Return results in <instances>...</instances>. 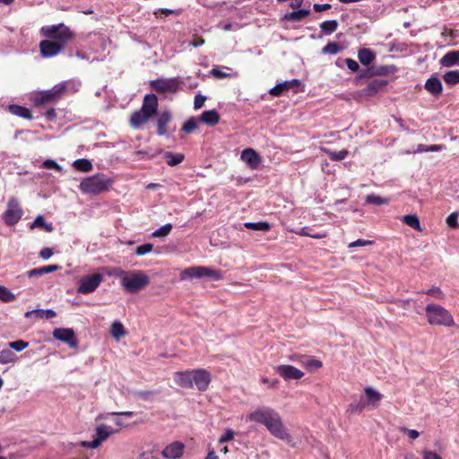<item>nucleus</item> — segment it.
I'll return each instance as SVG.
<instances>
[{
	"instance_id": "nucleus-1",
	"label": "nucleus",
	"mask_w": 459,
	"mask_h": 459,
	"mask_svg": "<svg viewBox=\"0 0 459 459\" xmlns=\"http://www.w3.org/2000/svg\"><path fill=\"white\" fill-rule=\"evenodd\" d=\"M40 34L47 39L39 43L40 55L45 58L56 56L75 37L74 32L64 23L43 26Z\"/></svg>"
},
{
	"instance_id": "nucleus-2",
	"label": "nucleus",
	"mask_w": 459,
	"mask_h": 459,
	"mask_svg": "<svg viewBox=\"0 0 459 459\" xmlns=\"http://www.w3.org/2000/svg\"><path fill=\"white\" fill-rule=\"evenodd\" d=\"M247 419L250 421L264 425L267 430L276 438L287 442H290L291 439L280 414L271 407H258L248 414Z\"/></svg>"
},
{
	"instance_id": "nucleus-3",
	"label": "nucleus",
	"mask_w": 459,
	"mask_h": 459,
	"mask_svg": "<svg viewBox=\"0 0 459 459\" xmlns=\"http://www.w3.org/2000/svg\"><path fill=\"white\" fill-rule=\"evenodd\" d=\"M117 275L121 280L122 287L128 293H136L143 290L150 283V277L140 270L129 272L119 270Z\"/></svg>"
},
{
	"instance_id": "nucleus-4",
	"label": "nucleus",
	"mask_w": 459,
	"mask_h": 459,
	"mask_svg": "<svg viewBox=\"0 0 459 459\" xmlns=\"http://www.w3.org/2000/svg\"><path fill=\"white\" fill-rule=\"evenodd\" d=\"M425 310L428 322L430 325L445 326H452L455 325L451 313L439 305L429 304Z\"/></svg>"
},
{
	"instance_id": "nucleus-5",
	"label": "nucleus",
	"mask_w": 459,
	"mask_h": 459,
	"mask_svg": "<svg viewBox=\"0 0 459 459\" xmlns=\"http://www.w3.org/2000/svg\"><path fill=\"white\" fill-rule=\"evenodd\" d=\"M110 180L104 174L98 173L84 178L80 183V189L84 194H100L108 190Z\"/></svg>"
},
{
	"instance_id": "nucleus-6",
	"label": "nucleus",
	"mask_w": 459,
	"mask_h": 459,
	"mask_svg": "<svg viewBox=\"0 0 459 459\" xmlns=\"http://www.w3.org/2000/svg\"><path fill=\"white\" fill-rule=\"evenodd\" d=\"M202 277H208L213 281H220L222 279V274L219 270L206 266H191L185 269L180 273L181 280H192Z\"/></svg>"
},
{
	"instance_id": "nucleus-7",
	"label": "nucleus",
	"mask_w": 459,
	"mask_h": 459,
	"mask_svg": "<svg viewBox=\"0 0 459 459\" xmlns=\"http://www.w3.org/2000/svg\"><path fill=\"white\" fill-rule=\"evenodd\" d=\"M184 84L181 77L159 78L150 82L151 87L159 93H176Z\"/></svg>"
},
{
	"instance_id": "nucleus-8",
	"label": "nucleus",
	"mask_w": 459,
	"mask_h": 459,
	"mask_svg": "<svg viewBox=\"0 0 459 459\" xmlns=\"http://www.w3.org/2000/svg\"><path fill=\"white\" fill-rule=\"evenodd\" d=\"M23 215V211L19 201L15 197H11L7 203V208L3 213L4 223L9 226L16 225Z\"/></svg>"
},
{
	"instance_id": "nucleus-9",
	"label": "nucleus",
	"mask_w": 459,
	"mask_h": 459,
	"mask_svg": "<svg viewBox=\"0 0 459 459\" xmlns=\"http://www.w3.org/2000/svg\"><path fill=\"white\" fill-rule=\"evenodd\" d=\"M67 84L66 82H63L50 90L39 92L35 100L36 104H45L58 100L66 91Z\"/></svg>"
},
{
	"instance_id": "nucleus-10",
	"label": "nucleus",
	"mask_w": 459,
	"mask_h": 459,
	"mask_svg": "<svg viewBox=\"0 0 459 459\" xmlns=\"http://www.w3.org/2000/svg\"><path fill=\"white\" fill-rule=\"evenodd\" d=\"M103 281L101 273H93L82 277L79 281L77 291L82 294H90L95 291Z\"/></svg>"
},
{
	"instance_id": "nucleus-11",
	"label": "nucleus",
	"mask_w": 459,
	"mask_h": 459,
	"mask_svg": "<svg viewBox=\"0 0 459 459\" xmlns=\"http://www.w3.org/2000/svg\"><path fill=\"white\" fill-rule=\"evenodd\" d=\"M117 430L112 428L101 424L96 428V435L94 438L91 441H82V446L83 447L95 449L100 446V444L105 441L109 436L116 433Z\"/></svg>"
},
{
	"instance_id": "nucleus-12",
	"label": "nucleus",
	"mask_w": 459,
	"mask_h": 459,
	"mask_svg": "<svg viewBox=\"0 0 459 459\" xmlns=\"http://www.w3.org/2000/svg\"><path fill=\"white\" fill-rule=\"evenodd\" d=\"M211 379V374L205 369L198 368L192 370L193 386L195 385L201 392L208 388Z\"/></svg>"
},
{
	"instance_id": "nucleus-13",
	"label": "nucleus",
	"mask_w": 459,
	"mask_h": 459,
	"mask_svg": "<svg viewBox=\"0 0 459 459\" xmlns=\"http://www.w3.org/2000/svg\"><path fill=\"white\" fill-rule=\"evenodd\" d=\"M53 337L68 344L71 348L78 347V341L75 333L72 328H56L53 331Z\"/></svg>"
},
{
	"instance_id": "nucleus-14",
	"label": "nucleus",
	"mask_w": 459,
	"mask_h": 459,
	"mask_svg": "<svg viewBox=\"0 0 459 459\" xmlns=\"http://www.w3.org/2000/svg\"><path fill=\"white\" fill-rule=\"evenodd\" d=\"M275 369L276 372L286 381L299 380L304 376V373L301 370L290 365H279Z\"/></svg>"
},
{
	"instance_id": "nucleus-15",
	"label": "nucleus",
	"mask_w": 459,
	"mask_h": 459,
	"mask_svg": "<svg viewBox=\"0 0 459 459\" xmlns=\"http://www.w3.org/2000/svg\"><path fill=\"white\" fill-rule=\"evenodd\" d=\"M360 398L364 402L365 406H372L376 408L378 406L379 402L383 398V394L375 390L371 386H367L364 388V394L360 395Z\"/></svg>"
},
{
	"instance_id": "nucleus-16",
	"label": "nucleus",
	"mask_w": 459,
	"mask_h": 459,
	"mask_svg": "<svg viewBox=\"0 0 459 459\" xmlns=\"http://www.w3.org/2000/svg\"><path fill=\"white\" fill-rule=\"evenodd\" d=\"M292 361L298 362L304 366L308 371H314L322 368L323 364L319 359L306 355L294 354L290 356Z\"/></svg>"
},
{
	"instance_id": "nucleus-17",
	"label": "nucleus",
	"mask_w": 459,
	"mask_h": 459,
	"mask_svg": "<svg viewBox=\"0 0 459 459\" xmlns=\"http://www.w3.org/2000/svg\"><path fill=\"white\" fill-rule=\"evenodd\" d=\"M240 157L241 160L252 169H256L262 161L260 155L251 148L243 150Z\"/></svg>"
},
{
	"instance_id": "nucleus-18",
	"label": "nucleus",
	"mask_w": 459,
	"mask_h": 459,
	"mask_svg": "<svg viewBox=\"0 0 459 459\" xmlns=\"http://www.w3.org/2000/svg\"><path fill=\"white\" fill-rule=\"evenodd\" d=\"M185 445L182 442L175 441L168 445L161 452L165 458L177 459L182 456Z\"/></svg>"
},
{
	"instance_id": "nucleus-19",
	"label": "nucleus",
	"mask_w": 459,
	"mask_h": 459,
	"mask_svg": "<svg viewBox=\"0 0 459 459\" xmlns=\"http://www.w3.org/2000/svg\"><path fill=\"white\" fill-rule=\"evenodd\" d=\"M172 120L170 111H162L157 118V134L160 136L166 135L168 133V126Z\"/></svg>"
},
{
	"instance_id": "nucleus-20",
	"label": "nucleus",
	"mask_w": 459,
	"mask_h": 459,
	"mask_svg": "<svg viewBox=\"0 0 459 459\" xmlns=\"http://www.w3.org/2000/svg\"><path fill=\"white\" fill-rule=\"evenodd\" d=\"M149 116L152 117L158 110V99L155 94L145 95L142 108H140Z\"/></svg>"
},
{
	"instance_id": "nucleus-21",
	"label": "nucleus",
	"mask_w": 459,
	"mask_h": 459,
	"mask_svg": "<svg viewBox=\"0 0 459 459\" xmlns=\"http://www.w3.org/2000/svg\"><path fill=\"white\" fill-rule=\"evenodd\" d=\"M174 381L183 388H193L192 370L176 372Z\"/></svg>"
},
{
	"instance_id": "nucleus-22",
	"label": "nucleus",
	"mask_w": 459,
	"mask_h": 459,
	"mask_svg": "<svg viewBox=\"0 0 459 459\" xmlns=\"http://www.w3.org/2000/svg\"><path fill=\"white\" fill-rule=\"evenodd\" d=\"M425 89L433 96H438L443 91L441 81L437 76H431L425 82Z\"/></svg>"
},
{
	"instance_id": "nucleus-23",
	"label": "nucleus",
	"mask_w": 459,
	"mask_h": 459,
	"mask_svg": "<svg viewBox=\"0 0 459 459\" xmlns=\"http://www.w3.org/2000/svg\"><path fill=\"white\" fill-rule=\"evenodd\" d=\"M439 63L444 67L459 66V50H451L445 54Z\"/></svg>"
},
{
	"instance_id": "nucleus-24",
	"label": "nucleus",
	"mask_w": 459,
	"mask_h": 459,
	"mask_svg": "<svg viewBox=\"0 0 459 459\" xmlns=\"http://www.w3.org/2000/svg\"><path fill=\"white\" fill-rule=\"evenodd\" d=\"M61 267L58 264H50V265H45L39 268L31 269L28 272H26V275L30 278L32 277H39L46 273H51L57 270H59Z\"/></svg>"
},
{
	"instance_id": "nucleus-25",
	"label": "nucleus",
	"mask_w": 459,
	"mask_h": 459,
	"mask_svg": "<svg viewBox=\"0 0 459 459\" xmlns=\"http://www.w3.org/2000/svg\"><path fill=\"white\" fill-rule=\"evenodd\" d=\"M150 117H152L143 110H136L131 115L130 125L133 128H139L142 125L147 122Z\"/></svg>"
},
{
	"instance_id": "nucleus-26",
	"label": "nucleus",
	"mask_w": 459,
	"mask_h": 459,
	"mask_svg": "<svg viewBox=\"0 0 459 459\" xmlns=\"http://www.w3.org/2000/svg\"><path fill=\"white\" fill-rule=\"evenodd\" d=\"M199 120L208 126H215L219 123L220 116L215 109L205 110L199 117Z\"/></svg>"
},
{
	"instance_id": "nucleus-27",
	"label": "nucleus",
	"mask_w": 459,
	"mask_h": 459,
	"mask_svg": "<svg viewBox=\"0 0 459 459\" xmlns=\"http://www.w3.org/2000/svg\"><path fill=\"white\" fill-rule=\"evenodd\" d=\"M8 110L13 115H15V116L22 117V118H26V119L32 118V114H31L30 109L26 107L16 105V104H12V105L8 106Z\"/></svg>"
},
{
	"instance_id": "nucleus-28",
	"label": "nucleus",
	"mask_w": 459,
	"mask_h": 459,
	"mask_svg": "<svg viewBox=\"0 0 459 459\" xmlns=\"http://www.w3.org/2000/svg\"><path fill=\"white\" fill-rule=\"evenodd\" d=\"M310 14L309 9H299L287 13L283 15L282 20L287 22H299Z\"/></svg>"
},
{
	"instance_id": "nucleus-29",
	"label": "nucleus",
	"mask_w": 459,
	"mask_h": 459,
	"mask_svg": "<svg viewBox=\"0 0 459 459\" xmlns=\"http://www.w3.org/2000/svg\"><path fill=\"white\" fill-rule=\"evenodd\" d=\"M358 58L363 65H369L376 58V55L373 50L364 48L359 50Z\"/></svg>"
},
{
	"instance_id": "nucleus-30",
	"label": "nucleus",
	"mask_w": 459,
	"mask_h": 459,
	"mask_svg": "<svg viewBox=\"0 0 459 459\" xmlns=\"http://www.w3.org/2000/svg\"><path fill=\"white\" fill-rule=\"evenodd\" d=\"M387 84L385 80H373L371 81L367 87L364 89V91L368 95H374L382 88H384Z\"/></svg>"
},
{
	"instance_id": "nucleus-31",
	"label": "nucleus",
	"mask_w": 459,
	"mask_h": 459,
	"mask_svg": "<svg viewBox=\"0 0 459 459\" xmlns=\"http://www.w3.org/2000/svg\"><path fill=\"white\" fill-rule=\"evenodd\" d=\"M339 23L336 20H328L320 23L319 27L322 35H331L338 29Z\"/></svg>"
},
{
	"instance_id": "nucleus-32",
	"label": "nucleus",
	"mask_w": 459,
	"mask_h": 459,
	"mask_svg": "<svg viewBox=\"0 0 459 459\" xmlns=\"http://www.w3.org/2000/svg\"><path fill=\"white\" fill-rule=\"evenodd\" d=\"M31 229L41 228L46 232H52L54 230V227L52 223L47 222L42 215H38L34 221L30 225Z\"/></svg>"
},
{
	"instance_id": "nucleus-33",
	"label": "nucleus",
	"mask_w": 459,
	"mask_h": 459,
	"mask_svg": "<svg viewBox=\"0 0 459 459\" xmlns=\"http://www.w3.org/2000/svg\"><path fill=\"white\" fill-rule=\"evenodd\" d=\"M164 159L166 160L168 165L173 167L181 163L184 160L185 156L181 153H173L171 152H166L164 153Z\"/></svg>"
},
{
	"instance_id": "nucleus-34",
	"label": "nucleus",
	"mask_w": 459,
	"mask_h": 459,
	"mask_svg": "<svg viewBox=\"0 0 459 459\" xmlns=\"http://www.w3.org/2000/svg\"><path fill=\"white\" fill-rule=\"evenodd\" d=\"M322 151L326 153L328 155V157L330 158L331 160L333 161H340V160H344L349 152L347 150L345 149H342L339 152H335V151H331L329 149H326V148H323Z\"/></svg>"
},
{
	"instance_id": "nucleus-35",
	"label": "nucleus",
	"mask_w": 459,
	"mask_h": 459,
	"mask_svg": "<svg viewBox=\"0 0 459 459\" xmlns=\"http://www.w3.org/2000/svg\"><path fill=\"white\" fill-rule=\"evenodd\" d=\"M402 221L416 230H421L419 217L416 214H407L403 216Z\"/></svg>"
},
{
	"instance_id": "nucleus-36",
	"label": "nucleus",
	"mask_w": 459,
	"mask_h": 459,
	"mask_svg": "<svg viewBox=\"0 0 459 459\" xmlns=\"http://www.w3.org/2000/svg\"><path fill=\"white\" fill-rule=\"evenodd\" d=\"M17 357L9 348L0 350V364L14 363Z\"/></svg>"
},
{
	"instance_id": "nucleus-37",
	"label": "nucleus",
	"mask_w": 459,
	"mask_h": 459,
	"mask_svg": "<svg viewBox=\"0 0 459 459\" xmlns=\"http://www.w3.org/2000/svg\"><path fill=\"white\" fill-rule=\"evenodd\" d=\"M373 74L376 75H388L396 71V67L393 65H373Z\"/></svg>"
},
{
	"instance_id": "nucleus-38",
	"label": "nucleus",
	"mask_w": 459,
	"mask_h": 459,
	"mask_svg": "<svg viewBox=\"0 0 459 459\" xmlns=\"http://www.w3.org/2000/svg\"><path fill=\"white\" fill-rule=\"evenodd\" d=\"M290 83L288 81H284L282 82L277 83L274 87H273L269 93L273 96L279 97L282 95L285 91H290Z\"/></svg>"
},
{
	"instance_id": "nucleus-39",
	"label": "nucleus",
	"mask_w": 459,
	"mask_h": 459,
	"mask_svg": "<svg viewBox=\"0 0 459 459\" xmlns=\"http://www.w3.org/2000/svg\"><path fill=\"white\" fill-rule=\"evenodd\" d=\"M443 79L445 82L449 85L459 83V70H451L445 73Z\"/></svg>"
},
{
	"instance_id": "nucleus-40",
	"label": "nucleus",
	"mask_w": 459,
	"mask_h": 459,
	"mask_svg": "<svg viewBox=\"0 0 459 459\" xmlns=\"http://www.w3.org/2000/svg\"><path fill=\"white\" fill-rule=\"evenodd\" d=\"M444 145L442 144H431V145H427V144H418L417 145V148L416 150L414 151V152H417V153H422V152H440L444 149Z\"/></svg>"
},
{
	"instance_id": "nucleus-41",
	"label": "nucleus",
	"mask_w": 459,
	"mask_h": 459,
	"mask_svg": "<svg viewBox=\"0 0 459 459\" xmlns=\"http://www.w3.org/2000/svg\"><path fill=\"white\" fill-rule=\"evenodd\" d=\"M74 167L82 172H88L92 169V164L89 160L78 159L74 162Z\"/></svg>"
},
{
	"instance_id": "nucleus-42",
	"label": "nucleus",
	"mask_w": 459,
	"mask_h": 459,
	"mask_svg": "<svg viewBox=\"0 0 459 459\" xmlns=\"http://www.w3.org/2000/svg\"><path fill=\"white\" fill-rule=\"evenodd\" d=\"M110 333L112 336L115 337L116 339H119L120 337L126 334L124 325L118 321H115L114 323H112Z\"/></svg>"
},
{
	"instance_id": "nucleus-43",
	"label": "nucleus",
	"mask_w": 459,
	"mask_h": 459,
	"mask_svg": "<svg viewBox=\"0 0 459 459\" xmlns=\"http://www.w3.org/2000/svg\"><path fill=\"white\" fill-rule=\"evenodd\" d=\"M245 227L256 231H267L270 229V224L265 221L260 222H246Z\"/></svg>"
},
{
	"instance_id": "nucleus-44",
	"label": "nucleus",
	"mask_w": 459,
	"mask_h": 459,
	"mask_svg": "<svg viewBox=\"0 0 459 459\" xmlns=\"http://www.w3.org/2000/svg\"><path fill=\"white\" fill-rule=\"evenodd\" d=\"M172 228H173V226H172L171 223H166L163 226H161L160 228L155 230L152 233V238H164V237H167L170 233Z\"/></svg>"
},
{
	"instance_id": "nucleus-45",
	"label": "nucleus",
	"mask_w": 459,
	"mask_h": 459,
	"mask_svg": "<svg viewBox=\"0 0 459 459\" xmlns=\"http://www.w3.org/2000/svg\"><path fill=\"white\" fill-rule=\"evenodd\" d=\"M366 408L364 402L359 397L358 400H354L349 404L348 411L351 413H359Z\"/></svg>"
},
{
	"instance_id": "nucleus-46",
	"label": "nucleus",
	"mask_w": 459,
	"mask_h": 459,
	"mask_svg": "<svg viewBox=\"0 0 459 459\" xmlns=\"http://www.w3.org/2000/svg\"><path fill=\"white\" fill-rule=\"evenodd\" d=\"M366 203L369 204L380 206L383 204H386L388 203V199L383 198V197L374 195V194H371V195H367Z\"/></svg>"
},
{
	"instance_id": "nucleus-47",
	"label": "nucleus",
	"mask_w": 459,
	"mask_h": 459,
	"mask_svg": "<svg viewBox=\"0 0 459 459\" xmlns=\"http://www.w3.org/2000/svg\"><path fill=\"white\" fill-rule=\"evenodd\" d=\"M197 120L195 117H189L183 125L181 130L186 134H191L197 128Z\"/></svg>"
},
{
	"instance_id": "nucleus-48",
	"label": "nucleus",
	"mask_w": 459,
	"mask_h": 459,
	"mask_svg": "<svg viewBox=\"0 0 459 459\" xmlns=\"http://www.w3.org/2000/svg\"><path fill=\"white\" fill-rule=\"evenodd\" d=\"M134 394L143 401H151L158 394V392L153 390H139L135 391Z\"/></svg>"
},
{
	"instance_id": "nucleus-49",
	"label": "nucleus",
	"mask_w": 459,
	"mask_h": 459,
	"mask_svg": "<svg viewBox=\"0 0 459 459\" xmlns=\"http://www.w3.org/2000/svg\"><path fill=\"white\" fill-rule=\"evenodd\" d=\"M342 48L336 42H328L322 49V54L336 55L341 51Z\"/></svg>"
},
{
	"instance_id": "nucleus-50",
	"label": "nucleus",
	"mask_w": 459,
	"mask_h": 459,
	"mask_svg": "<svg viewBox=\"0 0 459 459\" xmlns=\"http://www.w3.org/2000/svg\"><path fill=\"white\" fill-rule=\"evenodd\" d=\"M0 299L4 302H12L15 299V295L7 288L0 285Z\"/></svg>"
},
{
	"instance_id": "nucleus-51",
	"label": "nucleus",
	"mask_w": 459,
	"mask_h": 459,
	"mask_svg": "<svg viewBox=\"0 0 459 459\" xmlns=\"http://www.w3.org/2000/svg\"><path fill=\"white\" fill-rule=\"evenodd\" d=\"M28 346H29V342H25L23 340H17V341L10 342L8 343V348L10 350L12 349V350H13V351H15L17 352H20V351H23Z\"/></svg>"
},
{
	"instance_id": "nucleus-52",
	"label": "nucleus",
	"mask_w": 459,
	"mask_h": 459,
	"mask_svg": "<svg viewBox=\"0 0 459 459\" xmlns=\"http://www.w3.org/2000/svg\"><path fill=\"white\" fill-rule=\"evenodd\" d=\"M56 316V313L53 309H36V317L43 319H52Z\"/></svg>"
},
{
	"instance_id": "nucleus-53",
	"label": "nucleus",
	"mask_w": 459,
	"mask_h": 459,
	"mask_svg": "<svg viewBox=\"0 0 459 459\" xmlns=\"http://www.w3.org/2000/svg\"><path fill=\"white\" fill-rule=\"evenodd\" d=\"M153 249V245L152 243H145L140 245L136 247L134 253L137 255H144L150 253Z\"/></svg>"
},
{
	"instance_id": "nucleus-54",
	"label": "nucleus",
	"mask_w": 459,
	"mask_h": 459,
	"mask_svg": "<svg viewBox=\"0 0 459 459\" xmlns=\"http://www.w3.org/2000/svg\"><path fill=\"white\" fill-rule=\"evenodd\" d=\"M458 213L457 212H452L449 214L446 220L447 225L452 229H458L459 223H458Z\"/></svg>"
},
{
	"instance_id": "nucleus-55",
	"label": "nucleus",
	"mask_w": 459,
	"mask_h": 459,
	"mask_svg": "<svg viewBox=\"0 0 459 459\" xmlns=\"http://www.w3.org/2000/svg\"><path fill=\"white\" fill-rule=\"evenodd\" d=\"M42 167L44 169H56L57 171H63V168L57 164L54 160H46L43 164H42Z\"/></svg>"
},
{
	"instance_id": "nucleus-56",
	"label": "nucleus",
	"mask_w": 459,
	"mask_h": 459,
	"mask_svg": "<svg viewBox=\"0 0 459 459\" xmlns=\"http://www.w3.org/2000/svg\"><path fill=\"white\" fill-rule=\"evenodd\" d=\"M235 437V432L231 429H226L225 433L219 438V443L223 444L232 440Z\"/></svg>"
},
{
	"instance_id": "nucleus-57",
	"label": "nucleus",
	"mask_w": 459,
	"mask_h": 459,
	"mask_svg": "<svg viewBox=\"0 0 459 459\" xmlns=\"http://www.w3.org/2000/svg\"><path fill=\"white\" fill-rule=\"evenodd\" d=\"M205 100H206L205 96H204L202 94H196L195 96V100H194V108L195 109L201 108L204 106Z\"/></svg>"
},
{
	"instance_id": "nucleus-58",
	"label": "nucleus",
	"mask_w": 459,
	"mask_h": 459,
	"mask_svg": "<svg viewBox=\"0 0 459 459\" xmlns=\"http://www.w3.org/2000/svg\"><path fill=\"white\" fill-rule=\"evenodd\" d=\"M428 295L433 296L437 299H443L444 294L438 287H433L426 291Z\"/></svg>"
},
{
	"instance_id": "nucleus-59",
	"label": "nucleus",
	"mask_w": 459,
	"mask_h": 459,
	"mask_svg": "<svg viewBox=\"0 0 459 459\" xmlns=\"http://www.w3.org/2000/svg\"><path fill=\"white\" fill-rule=\"evenodd\" d=\"M372 244H373V241H371V240L359 238V239L350 243L349 247L351 248V247H364V246L372 245Z\"/></svg>"
},
{
	"instance_id": "nucleus-60",
	"label": "nucleus",
	"mask_w": 459,
	"mask_h": 459,
	"mask_svg": "<svg viewBox=\"0 0 459 459\" xmlns=\"http://www.w3.org/2000/svg\"><path fill=\"white\" fill-rule=\"evenodd\" d=\"M345 63L348 66V68L351 71V72H357L359 71V65L358 64L357 61L351 59V58H346L345 60Z\"/></svg>"
},
{
	"instance_id": "nucleus-61",
	"label": "nucleus",
	"mask_w": 459,
	"mask_h": 459,
	"mask_svg": "<svg viewBox=\"0 0 459 459\" xmlns=\"http://www.w3.org/2000/svg\"><path fill=\"white\" fill-rule=\"evenodd\" d=\"M422 459H442L436 452L425 450L422 452Z\"/></svg>"
},
{
	"instance_id": "nucleus-62",
	"label": "nucleus",
	"mask_w": 459,
	"mask_h": 459,
	"mask_svg": "<svg viewBox=\"0 0 459 459\" xmlns=\"http://www.w3.org/2000/svg\"><path fill=\"white\" fill-rule=\"evenodd\" d=\"M374 76L373 74V67H368L366 69H363L359 72V78H369Z\"/></svg>"
},
{
	"instance_id": "nucleus-63",
	"label": "nucleus",
	"mask_w": 459,
	"mask_h": 459,
	"mask_svg": "<svg viewBox=\"0 0 459 459\" xmlns=\"http://www.w3.org/2000/svg\"><path fill=\"white\" fill-rule=\"evenodd\" d=\"M39 255L43 259H48L53 255V250L49 247H44L40 250Z\"/></svg>"
},
{
	"instance_id": "nucleus-64",
	"label": "nucleus",
	"mask_w": 459,
	"mask_h": 459,
	"mask_svg": "<svg viewBox=\"0 0 459 459\" xmlns=\"http://www.w3.org/2000/svg\"><path fill=\"white\" fill-rule=\"evenodd\" d=\"M330 8H331V4H314V5H313V9L317 13L326 11Z\"/></svg>"
}]
</instances>
